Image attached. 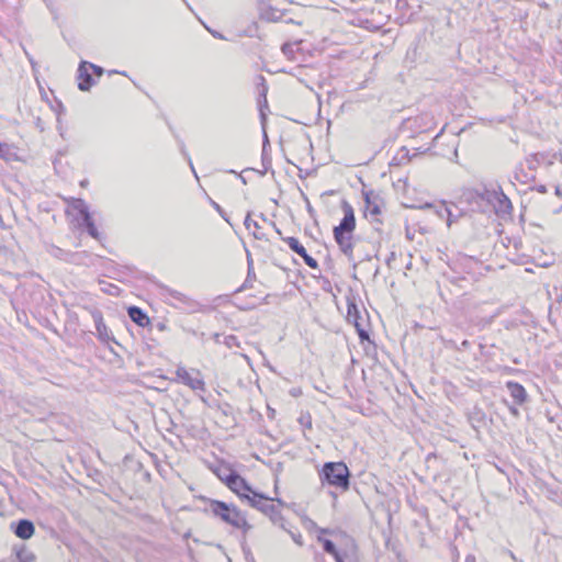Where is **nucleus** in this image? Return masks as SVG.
Masks as SVG:
<instances>
[{
    "label": "nucleus",
    "mask_w": 562,
    "mask_h": 562,
    "mask_svg": "<svg viewBox=\"0 0 562 562\" xmlns=\"http://www.w3.org/2000/svg\"><path fill=\"white\" fill-rule=\"evenodd\" d=\"M322 543L336 562H359L358 546L347 532L331 531L328 538L322 539Z\"/></svg>",
    "instance_id": "obj_1"
},
{
    "label": "nucleus",
    "mask_w": 562,
    "mask_h": 562,
    "mask_svg": "<svg viewBox=\"0 0 562 562\" xmlns=\"http://www.w3.org/2000/svg\"><path fill=\"white\" fill-rule=\"evenodd\" d=\"M342 211L344 217L334 228V237L340 249L348 252L353 247L352 235L356 229V216L352 206L347 202H344Z\"/></svg>",
    "instance_id": "obj_2"
},
{
    "label": "nucleus",
    "mask_w": 562,
    "mask_h": 562,
    "mask_svg": "<svg viewBox=\"0 0 562 562\" xmlns=\"http://www.w3.org/2000/svg\"><path fill=\"white\" fill-rule=\"evenodd\" d=\"M205 503L204 512L220 519L221 521L235 527L238 519L241 517V512L236 505L228 504L222 501L202 497Z\"/></svg>",
    "instance_id": "obj_3"
},
{
    "label": "nucleus",
    "mask_w": 562,
    "mask_h": 562,
    "mask_svg": "<svg viewBox=\"0 0 562 562\" xmlns=\"http://www.w3.org/2000/svg\"><path fill=\"white\" fill-rule=\"evenodd\" d=\"M217 476L245 504L248 502V499L251 498L250 496L252 495V493H257V491H255L250 486V484L244 477H241L236 471L228 469L226 476H222L220 473L217 474Z\"/></svg>",
    "instance_id": "obj_4"
},
{
    "label": "nucleus",
    "mask_w": 562,
    "mask_h": 562,
    "mask_svg": "<svg viewBox=\"0 0 562 562\" xmlns=\"http://www.w3.org/2000/svg\"><path fill=\"white\" fill-rule=\"evenodd\" d=\"M324 480L341 491L349 487V470L342 462L327 463L323 469Z\"/></svg>",
    "instance_id": "obj_5"
},
{
    "label": "nucleus",
    "mask_w": 562,
    "mask_h": 562,
    "mask_svg": "<svg viewBox=\"0 0 562 562\" xmlns=\"http://www.w3.org/2000/svg\"><path fill=\"white\" fill-rule=\"evenodd\" d=\"M346 318L348 323L355 326L361 342L369 340V330L364 326L361 311L352 300H349L347 303Z\"/></svg>",
    "instance_id": "obj_6"
},
{
    "label": "nucleus",
    "mask_w": 562,
    "mask_h": 562,
    "mask_svg": "<svg viewBox=\"0 0 562 562\" xmlns=\"http://www.w3.org/2000/svg\"><path fill=\"white\" fill-rule=\"evenodd\" d=\"M158 289L160 290V295L161 297L170 305L175 306V307H189V308H193L196 303L190 299L188 295L179 292V291H176V290H172L170 288H168L167 285H164V284H158L157 285Z\"/></svg>",
    "instance_id": "obj_7"
},
{
    "label": "nucleus",
    "mask_w": 562,
    "mask_h": 562,
    "mask_svg": "<svg viewBox=\"0 0 562 562\" xmlns=\"http://www.w3.org/2000/svg\"><path fill=\"white\" fill-rule=\"evenodd\" d=\"M176 375L181 383L186 384L191 390L205 392V383L201 376L200 371H188L186 368L179 367L176 370Z\"/></svg>",
    "instance_id": "obj_8"
},
{
    "label": "nucleus",
    "mask_w": 562,
    "mask_h": 562,
    "mask_svg": "<svg viewBox=\"0 0 562 562\" xmlns=\"http://www.w3.org/2000/svg\"><path fill=\"white\" fill-rule=\"evenodd\" d=\"M250 497L251 498L248 499V502L246 504L249 505L250 507L258 509L259 512H261L263 514L266 513V510H267L266 508L269 506L270 502H277L279 505L284 506V502L282 499L270 498L259 492L252 493V495Z\"/></svg>",
    "instance_id": "obj_9"
},
{
    "label": "nucleus",
    "mask_w": 562,
    "mask_h": 562,
    "mask_svg": "<svg viewBox=\"0 0 562 562\" xmlns=\"http://www.w3.org/2000/svg\"><path fill=\"white\" fill-rule=\"evenodd\" d=\"M11 529L22 540L30 539L35 532L34 524L29 519H20L16 522H12Z\"/></svg>",
    "instance_id": "obj_10"
},
{
    "label": "nucleus",
    "mask_w": 562,
    "mask_h": 562,
    "mask_svg": "<svg viewBox=\"0 0 562 562\" xmlns=\"http://www.w3.org/2000/svg\"><path fill=\"white\" fill-rule=\"evenodd\" d=\"M284 240L292 251H294L304 259L305 263L308 267L316 269V259L306 252L304 246L295 237H288Z\"/></svg>",
    "instance_id": "obj_11"
},
{
    "label": "nucleus",
    "mask_w": 562,
    "mask_h": 562,
    "mask_svg": "<svg viewBox=\"0 0 562 562\" xmlns=\"http://www.w3.org/2000/svg\"><path fill=\"white\" fill-rule=\"evenodd\" d=\"M260 90H259V97L262 98V101L260 100L259 101V111H260V119H261V125H262V130H263V137H265V142H268V136H267V133H266V121H267V115L265 113V109H268V101H267V92H268V87L266 85V80L262 76H260Z\"/></svg>",
    "instance_id": "obj_12"
},
{
    "label": "nucleus",
    "mask_w": 562,
    "mask_h": 562,
    "mask_svg": "<svg viewBox=\"0 0 562 562\" xmlns=\"http://www.w3.org/2000/svg\"><path fill=\"white\" fill-rule=\"evenodd\" d=\"M78 88L81 91H89L90 88L93 86L94 80L92 79L89 72L88 61L80 63L78 68Z\"/></svg>",
    "instance_id": "obj_13"
},
{
    "label": "nucleus",
    "mask_w": 562,
    "mask_h": 562,
    "mask_svg": "<svg viewBox=\"0 0 562 562\" xmlns=\"http://www.w3.org/2000/svg\"><path fill=\"white\" fill-rule=\"evenodd\" d=\"M91 316L93 318L99 339L102 341H109L111 337L108 331V327L103 322V316H102L101 311H99L97 308L92 310Z\"/></svg>",
    "instance_id": "obj_14"
},
{
    "label": "nucleus",
    "mask_w": 562,
    "mask_h": 562,
    "mask_svg": "<svg viewBox=\"0 0 562 562\" xmlns=\"http://www.w3.org/2000/svg\"><path fill=\"white\" fill-rule=\"evenodd\" d=\"M506 387L516 404L521 405L527 400V392L524 385L515 381H508Z\"/></svg>",
    "instance_id": "obj_15"
},
{
    "label": "nucleus",
    "mask_w": 562,
    "mask_h": 562,
    "mask_svg": "<svg viewBox=\"0 0 562 562\" xmlns=\"http://www.w3.org/2000/svg\"><path fill=\"white\" fill-rule=\"evenodd\" d=\"M127 314L130 318L140 327H145L149 324V317L147 314L137 306H130Z\"/></svg>",
    "instance_id": "obj_16"
},
{
    "label": "nucleus",
    "mask_w": 562,
    "mask_h": 562,
    "mask_svg": "<svg viewBox=\"0 0 562 562\" xmlns=\"http://www.w3.org/2000/svg\"><path fill=\"white\" fill-rule=\"evenodd\" d=\"M247 268L248 269H247L246 280L244 281L243 285L240 286V289L238 291H243V290L252 288V283L256 280V273L254 270V261H252L251 255L248 250H247Z\"/></svg>",
    "instance_id": "obj_17"
},
{
    "label": "nucleus",
    "mask_w": 562,
    "mask_h": 562,
    "mask_svg": "<svg viewBox=\"0 0 562 562\" xmlns=\"http://www.w3.org/2000/svg\"><path fill=\"white\" fill-rule=\"evenodd\" d=\"M266 509L267 510L265 515H267L273 524L280 525L282 528H284L282 524L283 517L281 516L279 508L270 502L269 506Z\"/></svg>",
    "instance_id": "obj_18"
},
{
    "label": "nucleus",
    "mask_w": 562,
    "mask_h": 562,
    "mask_svg": "<svg viewBox=\"0 0 562 562\" xmlns=\"http://www.w3.org/2000/svg\"><path fill=\"white\" fill-rule=\"evenodd\" d=\"M244 225L246 227V229L250 231L251 227L255 228V231L252 232V235L256 239H265L266 236L263 233L260 232V225L256 222V221H252L250 218V213L247 214L245 221H244Z\"/></svg>",
    "instance_id": "obj_19"
},
{
    "label": "nucleus",
    "mask_w": 562,
    "mask_h": 562,
    "mask_svg": "<svg viewBox=\"0 0 562 562\" xmlns=\"http://www.w3.org/2000/svg\"><path fill=\"white\" fill-rule=\"evenodd\" d=\"M72 207L81 215V220H89V216H91L89 207L82 199H76Z\"/></svg>",
    "instance_id": "obj_20"
},
{
    "label": "nucleus",
    "mask_w": 562,
    "mask_h": 562,
    "mask_svg": "<svg viewBox=\"0 0 562 562\" xmlns=\"http://www.w3.org/2000/svg\"><path fill=\"white\" fill-rule=\"evenodd\" d=\"M16 155L11 150L10 146L7 143L0 142V159L10 162L15 160Z\"/></svg>",
    "instance_id": "obj_21"
},
{
    "label": "nucleus",
    "mask_w": 562,
    "mask_h": 562,
    "mask_svg": "<svg viewBox=\"0 0 562 562\" xmlns=\"http://www.w3.org/2000/svg\"><path fill=\"white\" fill-rule=\"evenodd\" d=\"M81 225L86 227L88 234L92 238L98 239V240L100 239V233H99L98 228L95 227L94 222L91 216H89V220H82Z\"/></svg>",
    "instance_id": "obj_22"
},
{
    "label": "nucleus",
    "mask_w": 562,
    "mask_h": 562,
    "mask_svg": "<svg viewBox=\"0 0 562 562\" xmlns=\"http://www.w3.org/2000/svg\"><path fill=\"white\" fill-rule=\"evenodd\" d=\"M299 423L303 427V434L307 440H311L310 436L306 434V429L312 431V416L311 414H302L299 418Z\"/></svg>",
    "instance_id": "obj_23"
},
{
    "label": "nucleus",
    "mask_w": 562,
    "mask_h": 562,
    "mask_svg": "<svg viewBox=\"0 0 562 562\" xmlns=\"http://www.w3.org/2000/svg\"><path fill=\"white\" fill-rule=\"evenodd\" d=\"M234 528L241 530L244 536H246L252 529V526L248 522L245 513L238 519V522H236Z\"/></svg>",
    "instance_id": "obj_24"
},
{
    "label": "nucleus",
    "mask_w": 562,
    "mask_h": 562,
    "mask_svg": "<svg viewBox=\"0 0 562 562\" xmlns=\"http://www.w3.org/2000/svg\"><path fill=\"white\" fill-rule=\"evenodd\" d=\"M16 555L20 562H35L34 554L26 549H21Z\"/></svg>",
    "instance_id": "obj_25"
},
{
    "label": "nucleus",
    "mask_w": 562,
    "mask_h": 562,
    "mask_svg": "<svg viewBox=\"0 0 562 562\" xmlns=\"http://www.w3.org/2000/svg\"><path fill=\"white\" fill-rule=\"evenodd\" d=\"M261 16L268 21H278L281 16L278 10L269 9L261 13Z\"/></svg>",
    "instance_id": "obj_26"
},
{
    "label": "nucleus",
    "mask_w": 562,
    "mask_h": 562,
    "mask_svg": "<svg viewBox=\"0 0 562 562\" xmlns=\"http://www.w3.org/2000/svg\"><path fill=\"white\" fill-rule=\"evenodd\" d=\"M224 344H225L228 348H233V347H235V346H238L237 337H236V336H234V335L225 336V338H224Z\"/></svg>",
    "instance_id": "obj_27"
},
{
    "label": "nucleus",
    "mask_w": 562,
    "mask_h": 562,
    "mask_svg": "<svg viewBox=\"0 0 562 562\" xmlns=\"http://www.w3.org/2000/svg\"><path fill=\"white\" fill-rule=\"evenodd\" d=\"M88 67H89V69H92V70H93V72H94L97 76H99V77H100V76H102V75H103V72H104V70H103V68H102V67L97 66V65H94V64L88 63Z\"/></svg>",
    "instance_id": "obj_28"
},
{
    "label": "nucleus",
    "mask_w": 562,
    "mask_h": 562,
    "mask_svg": "<svg viewBox=\"0 0 562 562\" xmlns=\"http://www.w3.org/2000/svg\"><path fill=\"white\" fill-rule=\"evenodd\" d=\"M103 291L110 295H115L117 294L119 288L114 284H109V288L104 289Z\"/></svg>",
    "instance_id": "obj_29"
},
{
    "label": "nucleus",
    "mask_w": 562,
    "mask_h": 562,
    "mask_svg": "<svg viewBox=\"0 0 562 562\" xmlns=\"http://www.w3.org/2000/svg\"><path fill=\"white\" fill-rule=\"evenodd\" d=\"M291 533V537L293 539V541L299 544V546H302L303 544V541H302V536L300 533H294V532H290Z\"/></svg>",
    "instance_id": "obj_30"
},
{
    "label": "nucleus",
    "mask_w": 562,
    "mask_h": 562,
    "mask_svg": "<svg viewBox=\"0 0 562 562\" xmlns=\"http://www.w3.org/2000/svg\"><path fill=\"white\" fill-rule=\"evenodd\" d=\"M302 196L304 198V200L306 202L307 210H308L310 214L313 216L314 210H313L311 202L308 201V199L306 198V195L303 192H302Z\"/></svg>",
    "instance_id": "obj_31"
},
{
    "label": "nucleus",
    "mask_w": 562,
    "mask_h": 562,
    "mask_svg": "<svg viewBox=\"0 0 562 562\" xmlns=\"http://www.w3.org/2000/svg\"><path fill=\"white\" fill-rule=\"evenodd\" d=\"M211 204L221 215H223V210H222V207L216 202L211 200Z\"/></svg>",
    "instance_id": "obj_32"
},
{
    "label": "nucleus",
    "mask_w": 562,
    "mask_h": 562,
    "mask_svg": "<svg viewBox=\"0 0 562 562\" xmlns=\"http://www.w3.org/2000/svg\"><path fill=\"white\" fill-rule=\"evenodd\" d=\"M291 44L285 43L282 45V52L286 55L289 52H291Z\"/></svg>",
    "instance_id": "obj_33"
},
{
    "label": "nucleus",
    "mask_w": 562,
    "mask_h": 562,
    "mask_svg": "<svg viewBox=\"0 0 562 562\" xmlns=\"http://www.w3.org/2000/svg\"><path fill=\"white\" fill-rule=\"evenodd\" d=\"M209 31L211 32V34H212L215 38H220V40H224V38H225L221 33H218V32H216V31H211V30H209Z\"/></svg>",
    "instance_id": "obj_34"
},
{
    "label": "nucleus",
    "mask_w": 562,
    "mask_h": 562,
    "mask_svg": "<svg viewBox=\"0 0 562 562\" xmlns=\"http://www.w3.org/2000/svg\"><path fill=\"white\" fill-rule=\"evenodd\" d=\"M181 153H182L183 155H187L186 149H184V145H183V144L181 145Z\"/></svg>",
    "instance_id": "obj_35"
},
{
    "label": "nucleus",
    "mask_w": 562,
    "mask_h": 562,
    "mask_svg": "<svg viewBox=\"0 0 562 562\" xmlns=\"http://www.w3.org/2000/svg\"><path fill=\"white\" fill-rule=\"evenodd\" d=\"M227 470H228V469H226V470H225V472H227ZM218 473H220L222 476H226V475H227V473H222L221 471L216 472V474H218Z\"/></svg>",
    "instance_id": "obj_36"
},
{
    "label": "nucleus",
    "mask_w": 562,
    "mask_h": 562,
    "mask_svg": "<svg viewBox=\"0 0 562 562\" xmlns=\"http://www.w3.org/2000/svg\"><path fill=\"white\" fill-rule=\"evenodd\" d=\"M189 162H190V167H191V169L194 171L193 164L191 162V160H190V159H189Z\"/></svg>",
    "instance_id": "obj_37"
},
{
    "label": "nucleus",
    "mask_w": 562,
    "mask_h": 562,
    "mask_svg": "<svg viewBox=\"0 0 562 562\" xmlns=\"http://www.w3.org/2000/svg\"><path fill=\"white\" fill-rule=\"evenodd\" d=\"M222 216H223V220H224L225 222H228V218H227L226 216H224V214H223Z\"/></svg>",
    "instance_id": "obj_38"
},
{
    "label": "nucleus",
    "mask_w": 562,
    "mask_h": 562,
    "mask_svg": "<svg viewBox=\"0 0 562 562\" xmlns=\"http://www.w3.org/2000/svg\"><path fill=\"white\" fill-rule=\"evenodd\" d=\"M222 216H223V220H224L225 222H228V218H227L226 216H224V214H223Z\"/></svg>",
    "instance_id": "obj_39"
},
{
    "label": "nucleus",
    "mask_w": 562,
    "mask_h": 562,
    "mask_svg": "<svg viewBox=\"0 0 562 562\" xmlns=\"http://www.w3.org/2000/svg\"><path fill=\"white\" fill-rule=\"evenodd\" d=\"M222 216H223V220H224L225 222H228V218H227L226 216H224V214H223Z\"/></svg>",
    "instance_id": "obj_40"
},
{
    "label": "nucleus",
    "mask_w": 562,
    "mask_h": 562,
    "mask_svg": "<svg viewBox=\"0 0 562 562\" xmlns=\"http://www.w3.org/2000/svg\"><path fill=\"white\" fill-rule=\"evenodd\" d=\"M115 74H120V71H114ZM121 75H125L124 71H121Z\"/></svg>",
    "instance_id": "obj_41"
}]
</instances>
